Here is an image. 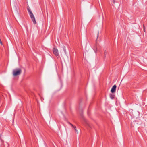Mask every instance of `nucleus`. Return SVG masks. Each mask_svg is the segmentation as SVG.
I'll list each match as a JSON object with an SVG mask.
<instances>
[{
	"label": "nucleus",
	"mask_w": 147,
	"mask_h": 147,
	"mask_svg": "<svg viewBox=\"0 0 147 147\" xmlns=\"http://www.w3.org/2000/svg\"><path fill=\"white\" fill-rule=\"evenodd\" d=\"M27 9L28 11L30 17V18L33 21V23L34 24H36V21L35 20V19L34 15L33 14V13L31 11L30 8L29 7H28L27 8Z\"/></svg>",
	"instance_id": "obj_1"
},
{
	"label": "nucleus",
	"mask_w": 147,
	"mask_h": 147,
	"mask_svg": "<svg viewBox=\"0 0 147 147\" xmlns=\"http://www.w3.org/2000/svg\"><path fill=\"white\" fill-rule=\"evenodd\" d=\"M110 98L112 99H113L114 98L115 96L112 94H110Z\"/></svg>",
	"instance_id": "obj_5"
},
{
	"label": "nucleus",
	"mask_w": 147,
	"mask_h": 147,
	"mask_svg": "<svg viewBox=\"0 0 147 147\" xmlns=\"http://www.w3.org/2000/svg\"><path fill=\"white\" fill-rule=\"evenodd\" d=\"M107 51L106 50H105L104 51V55L105 57V56L106 55H107Z\"/></svg>",
	"instance_id": "obj_6"
},
{
	"label": "nucleus",
	"mask_w": 147,
	"mask_h": 147,
	"mask_svg": "<svg viewBox=\"0 0 147 147\" xmlns=\"http://www.w3.org/2000/svg\"><path fill=\"white\" fill-rule=\"evenodd\" d=\"M74 130H75V131H76V132L77 133V134H78V131H77V129H76V127H74Z\"/></svg>",
	"instance_id": "obj_7"
},
{
	"label": "nucleus",
	"mask_w": 147,
	"mask_h": 147,
	"mask_svg": "<svg viewBox=\"0 0 147 147\" xmlns=\"http://www.w3.org/2000/svg\"><path fill=\"white\" fill-rule=\"evenodd\" d=\"M69 124L70 125L72 126V127H74L73 125H72V124H71V123H69Z\"/></svg>",
	"instance_id": "obj_8"
},
{
	"label": "nucleus",
	"mask_w": 147,
	"mask_h": 147,
	"mask_svg": "<svg viewBox=\"0 0 147 147\" xmlns=\"http://www.w3.org/2000/svg\"><path fill=\"white\" fill-rule=\"evenodd\" d=\"M22 72V70L20 69H16L13 70V74L14 76H16L19 75Z\"/></svg>",
	"instance_id": "obj_2"
},
{
	"label": "nucleus",
	"mask_w": 147,
	"mask_h": 147,
	"mask_svg": "<svg viewBox=\"0 0 147 147\" xmlns=\"http://www.w3.org/2000/svg\"><path fill=\"white\" fill-rule=\"evenodd\" d=\"M65 47H64L63 49H64V51H65Z\"/></svg>",
	"instance_id": "obj_12"
},
{
	"label": "nucleus",
	"mask_w": 147,
	"mask_h": 147,
	"mask_svg": "<svg viewBox=\"0 0 147 147\" xmlns=\"http://www.w3.org/2000/svg\"><path fill=\"white\" fill-rule=\"evenodd\" d=\"M144 31H145V29H144Z\"/></svg>",
	"instance_id": "obj_13"
},
{
	"label": "nucleus",
	"mask_w": 147,
	"mask_h": 147,
	"mask_svg": "<svg viewBox=\"0 0 147 147\" xmlns=\"http://www.w3.org/2000/svg\"><path fill=\"white\" fill-rule=\"evenodd\" d=\"M53 53L55 55V56L57 57L58 56H59V53H58V51L57 49L54 48L53 49Z\"/></svg>",
	"instance_id": "obj_3"
},
{
	"label": "nucleus",
	"mask_w": 147,
	"mask_h": 147,
	"mask_svg": "<svg viewBox=\"0 0 147 147\" xmlns=\"http://www.w3.org/2000/svg\"><path fill=\"white\" fill-rule=\"evenodd\" d=\"M86 124H87V125L88 126H90V125L89 124H88V123L87 122H86Z\"/></svg>",
	"instance_id": "obj_9"
},
{
	"label": "nucleus",
	"mask_w": 147,
	"mask_h": 147,
	"mask_svg": "<svg viewBox=\"0 0 147 147\" xmlns=\"http://www.w3.org/2000/svg\"><path fill=\"white\" fill-rule=\"evenodd\" d=\"M116 87V86L115 85H114L112 87L111 90V93H113L115 92Z\"/></svg>",
	"instance_id": "obj_4"
},
{
	"label": "nucleus",
	"mask_w": 147,
	"mask_h": 147,
	"mask_svg": "<svg viewBox=\"0 0 147 147\" xmlns=\"http://www.w3.org/2000/svg\"><path fill=\"white\" fill-rule=\"evenodd\" d=\"M98 34H99V32H98V34H97V38H98Z\"/></svg>",
	"instance_id": "obj_11"
},
{
	"label": "nucleus",
	"mask_w": 147,
	"mask_h": 147,
	"mask_svg": "<svg viewBox=\"0 0 147 147\" xmlns=\"http://www.w3.org/2000/svg\"><path fill=\"white\" fill-rule=\"evenodd\" d=\"M0 43H1V45H2V41H1V40L0 39Z\"/></svg>",
	"instance_id": "obj_10"
}]
</instances>
